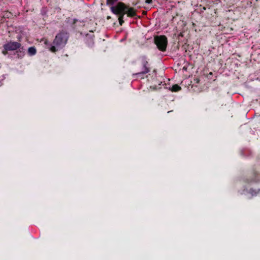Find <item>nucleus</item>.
Segmentation results:
<instances>
[{"mask_svg": "<svg viewBox=\"0 0 260 260\" xmlns=\"http://www.w3.org/2000/svg\"><path fill=\"white\" fill-rule=\"evenodd\" d=\"M111 12L118 16V19L120 25H122L124 22L123 20L124 15L126 14L128 17H134L137 16L136 10L133 7H130L123 2H118L115 6L110 8Z\"/></svg>", "mask_w": 260, "mask_h": 260, "instance_id": "nucleus-1", "label": "nucleus"}, {"mask_svg": "<svg viewBox=\"0 0 260 260\" xmlns=\"http://www.w3.org/2000/svg\"><path fill=\"white\" fill-rule=\"evenodd\" d=\"M69 37V33L64 30H61L58 32L53 40V44L50 50L52 52H56L58 49L62 48L67 44Z\"/></svg>", "mask_w": 260, "mask_h": 260, "instance_id": "nucleus-2", "label": "nucleus"}, {"mask_svg": "<svg viewBox=\"0 0 260 260\" xmlns=\"http://www.w3.org/2000/svg\"><path fill=\"white\" fill-rule=\"evenodd\" d=\"M139 68L138 71L139 72L133 74L134 76L146 74L150 71V64L148 63V59L146 56H143L140 57Z\"/></svg>", "mask_w": 260, "mask_h": 260, "instance_id": "nucleus-3", "label": "nucleus"}, {"mask_svg": "<svg viewBox=\"0 0 260 260\" xmlns=\"http://www.w3.org/2000/svg\"><path fill=\"white\" fill-rule=\"evenodd\" d=\"M154 41L158 50L161 51H165L166 50L168 39L165 36H156L154 37Z\"/></svg>", "mask_w": 260, "mask_h": 260, "instance_id": "nucleus-4", "label": "nucleus"}, {"mask_svg": "<svg viewBox=\"0 0 260 260\" xmlns=\"http://www.w3.org/2000/svg\"><path fill=\"white\" fill-rule=\"evenodd\" d=\"M21 46V44L17 42L10 41L4 45L5 50L9 51H15L19 49Z\"/></svg>", "mask_w": 260, "mask_h": 260, "instance_id": "nucleus-5", "label": "nucleus"}, {"mask_svg": "<svg viewBox=\"0 0 260 260\" xmlns=\"http://www.w3.org/2000/svg\"><path fill=\"white\" fill-rule=\"evenodd\" d=\"M259 181H260V174H257L256 172L254 171L252 173V178L250 179H246L245 182L247 183H252L256 182Z\"/></svg>", "mask_w": 260, "mask_h": 260, "instance_id": "nucleus-6", "label": "nucleus"}, {"mask_svg": "<svg viewBox=\"0 0 260 260\" xmlns=\"http://www.w3.org/2000/svg\"><path fill=\"white\" fill-rule=\"evenodd\" d=\"M78 21V20L77 19H72L71 18L68 17L67 18L66 20V22L67 23L70 25L71 27L73 29H76V25L75 24Z\"/></svg>", "mask_w": 260, "mask_h": 260, "instance_id": "nucleus-7", "label": "nucleus"}, {"mask_svg": "<svg viewBox=\"0 0 260 260\" xmlns=\"http://www.w3.org/2000/svg\"><path fill=\"white\" fill-rule=\"evenodd\" d=\"M169 89L172 92H177L181 90V87L178 84H174L171 87H170Z\"/></svg>", "mask_w": 260, "mask_h": 260, "instance_id": "nucleus-8", "label": "nucleus"}, {"mask_svg": "<svg viewBox=\"0 0 260 260\" xmlns=\"http://www.w3.org/2000/svg\"><path fill=\"white\" fill-rule=\"evenodd\" d=\"M37 50L35 47H30L28 49V54L30 56L34 55L36 54Z\"/></svg>", "mask_w": 260, "mask_h": 260, "instance_id": "nucleus-9", "label": "nucleus"}, {"mask_svg": "<svg viewBox=\"0 0 260 260\" xmlns=\"http://www.w3.org/2000/svg\"><path fill=\"white\" fill-rule=\"evenodd\" d=\"M4 18H10L12 16V14L8 11L5 12L4 14Z\"/></svg>", "mask_w": 260, "mask_h": 260, "instance_id": "nucleus-10", "label": "nucleus"}, {"mask_svg": "<svg viewBox=\"0 0 260 260\" xmlns=\"http://www.w3.org/2000/svg\"><path fill=\"white\" fill-rule=\"evenodd\" d=\"M118 0H106V4L108 6H112L115 3L117 2Z\"/></svg>", "mask_w": 260, "mask_h": 260, "instance_id": "nucleus-11", "label": "nucleus"}, {"mask_svg": "<svg viewBox=\"0 0 260 260\" xmlns=\"http://www.w3.org/2000/svg\"><path fill=\"white\" fill-rule=\"evenodd\" d=\"M20 54H17L18 55V57L19 58H21L23 57V56L24 55V53L20 51Z\"/></svg>", "mask_w": 260, "mask_h": 260, "instance_id": "nucleus-12", "label": "nucleus"}, {"mask_svg": "<svg viewBox=\"0 0 260 260\" xmlns=\"http://www.w3.org/2000/svg\"><path fill=\"white\" fill-rule=\"evenodd\" d=\"M152 1H153V0H146L145 1V3L146 4H151L152 3Z\"/></svg>", "mask_w": 260, "mask_h": 260, "instance_id": "nucleus-13", "label": "nucleus"}, {"mask_svg": "<svg viewBox=\"0 0 260 260\" xmlns=\"http://www.w3.org/2000/svg\"><path fill=\"white\" fill-rule=\"evenodd\" d=\"M17 40L19 42H20L21 41V39L22 38V36L21 35H18L17 37Z\"/></svg>", "mask_w": 260, "mask_h": 260, "instance_id": "nucleus-14", "label": "nucleus"}, {"mask_svg": "<svg viewBox=\"0 0 260 260\" xmlns=\"http://www.w3.org/2000/svg\"><path fill=\"white\" fill-rule=\"evenodd\" d=\"M8 51V50H5V49H4V50H3V51H2V53H3V54H4V55H6V54H7V53H8V52H7V51Z\"/></svg>", "mask_w": 260, "mask_h": 260, "instance_id": "nucleus-15", "label": "nucleus"}, {"mask_svg": "<svg viewBox=\"0 0 260 260\" xmlns=\"http://www.w3.org/2000/svg\"><path fill=\"white\" fill-rule=\"evenodd\" d=\"M4 19H5V18H4V16L1 18V20H0V22H2V23L4 22Z\"/></svg>", "mask_w": 260, "mask_h": 260, "instance_id": "nucleus-16", "label": "nucleus"}, {"mask_svg": "<svg viewBox=\"0 0 260 260\" xmlns=\"http://www.w3.org/2000/svg\"><path fill=\"white\" fill-rule=\"evenodd\" d=\"M194 80L196 81V82L197 83H199V82H200V80H199V79H198V78Z\"/></svg>", "mask_w": 260, "mask_h": 260, "instance_id": "nucleus-17", "label": "nucleus"}, {"mask_svg": "<svg viewBox=\"0 0 260 260\" xmlns=\"http://www.w3.org/2000/svg\"><path fill=\"white\" fill-rule=\"evenodd\" d=\"M209 74H210V75H212V72H210Z\"/></svg>", "mask_w": 260, "mask_h": 260, "instance_id": "nucleus-18", "label": "nucleus"}]
</instances>
